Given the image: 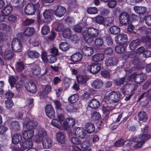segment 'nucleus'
Instances as JSON below:
<instances>
[{
  "instance_id": "obj_1",
  "label": "nucleus",
  "mask_w": 151,
  "mask_h": 151,
  "mask_svg": "<svg viewBox=\"0 0 151 151\" xmlns=\"http://www.w3.org/2000/svg\"><path fill=\"white\" fill-rule=\"evenodd\" d=\"M146 78V76L142 73L132 74L128 77H123L116 80L115 82L117 86H120L122 84L125 86L128 83L130 79H133L137 84H141L145 80Z\"/></svg>"
},
{
  "instance_id": "obj_2",
  "label": "nucleus",
  "mask_w": 151,
  "mask_h": 151,
  "mask_svg": "<svg viewBox=\"0 0 151 151\" xmlns=\"http://www.w3.org/2000/svg\"><path fill=\"white\" fill-rule=\"evenodd\" d=\"M148 126L144 125L141 128V133L143 134L138 137H133V140L137 143L134 145V147L140 148L142 147L145 141L151 138V136L145 134L147 132Z\"/></svg>"
},
{
  "instance_id": "obj_3",
  "label": "nucleus",
  "mask_w": 151,
  "mask_h": 151,
  "mask_svg": "<svg viewBox=\"0 0 151 151\" xmlns=\"http://www.w3.org/2000/svg\"><path fill=\"white\" fill-rule=\"evenodd\" d=\"M99 34V30L98 29L91 27L88 28L87 31L84 30L82 32L85 41L88 43L93 42L94 38L97 37Z\"/></svg>"
},
{
  "instance_id": "obj_4",
  "label": "nucleus",
  "mask_w": 151,
  "mask_h": 151,
  "mask_svg": "<svg viewBox=\"0 0 151 151\" xmlns=\"http://www.w3.org/2000/svg\"><path fill=\"white\" fill-rule=\"evenodd\" d=\"M106 101L111 100L114 103L118 102L120 99V94L119 91H112L106 93L104 96Z\"/></svg>"
},
{
  "instance_id": "obj_5",
  "label": "nucleus",
  "mask_w": 151,
  "mask_h": 151,
  "mask_svg": "<svg viewBox=\"0 0 151 151\" xmlns=\"http://www.w3.org/2000/svg\"><path fill=\"white\" fill-rule=\"evenodd\" d=\"M75 124V120L72 118H67L65 121L63 122V124H62L59 125L58 124H54L55 127L60 129H64L67 130L70 127H73Z\"/></svg>"
},
{
  "instance_id": "obj_6",
  "label": "nucleus",
  "mask_w": 151,
  "mask_h": 151,
  "mask_svg": "<svg viewBox=\"0 0 151 151\" xmlns=\"http://www.w3.org/2000/svg\"><path fill=\"white\" fill-rule=\"evenodd\" d=\"M87 69L93 74H96L100 70L101 66L100 64H94L91 63H86L85 64Z\"/></svg>"
},
{
  "instance_id": "obj_7",
  "label": "nucleus",
  "mask_w": 151,
  "mask_h": 151,
  "mask_svg": "<svg viewBox=\"0 0 151 151\" xmlns=\"http://www.w3.org/2000/svg\"><path fill=\"white\" fill-rule=\"evenodd\" d=\"M72 134L81 139L84 138L86 133L84 129L82 128L76 127L74 128L72 132Z\"/></svg>"
},
{
  "instance_id": "obj_8",
  "label": "nucleus",
  "mask_w": 151,
  "mask_h": 151,
  "mask_svg": "<svg viewBox=\"0 0 151 151\" xmlns=\"http://www.w3.org/2000/svg\"><path fill=\"white\" fill-rule=\"evenodd\" d=\"M13 50L16 52L22 51V45L20 41L17 39H14L12 44Z\"/></svg>"
},
{
  "instance_id": "obj_9",
  "label": "nucleus",
  "mask_w": 151,
  "mask_h": 151,
  "mask_svg": "<svg viewBox=\"0 0 151 151\" xmlns=\"http://www.w3.org/2000/svg\"><path fill=\"white\" fill-rule=\"evenodd\" d=\"M119 22L122 25H125L128 24L129 16L128 13L124 12L121 13L119 16Z\"/></svg>"
},
{
  "instance_id": "obj_10",
  "label": "nucleus",
  "mask_w": 151,
  "mask_h": 151,
  "mask_svg": "<svg viewBox=\"0 0 151 151\" xmlns=\"http://www.w3.org/2000/svg\"><path fill=\"white\" fill-rule=\"evenodd\" d=\"M24 12L26 15H34L35 12L34 4L32 3L27 4L25 6Z\"/></svg>"
},
{
  "instance_id": "obj_11",
  "label": "nucleus",
  "mask_w": 151,
  "mask_h": 151,
  "mask_svg": "<svg viewBox=\"0 0 151 151\" xmlns=\"http://www.w3.org/2000/svg\"><path fill=\"white\" fill-rule=\"evenodd\" d=\"M45 112L47 116L50 119L55 118V111L52 107L50 104L47 105L45 108Z\"/></svg>"
},
{
  "instance_id": "obj_12",
  "label": "nucleus",
  "mask_w": 151,
  "mask_h": 151,
  "mask_svg": "<svg viewBox=\"0 0 151 151\" xmlns=\"http://www.w3.org/2000/svg\"><path fill=\"white\" fill-rule=\"evenodd\" d=\"M66 12V9L64 7L61 6H58L54 11V14L56 16L61 17L65 14Z\"/></svg>"
},
{
  "instance_id": "obj_13",
  "label": "nucleus",
  "mask_w": 151,
  "mask_h": 151,
  "mask_svg": "<svg viewBox=\"0 0 151 151\" xmlns=\"http://www.w3.org/2000/svg\"><path fill=\"white\" fill-rule=\"evenodd\" d=\"M25 87L28 91L31 93H35L37 91L36 86L32 82H30L29 83H26Z\"/></svg>"
},
{
  "instance_id": "obj_14",
  "label": "nucleus",
  "mask_w": 151,
  "mask_h": 151,
  "mask_svg": "<svg viewBox=\"0 0 151 151\" xmlns=\"http://www.w3.org/2000/svg\"><path fill=\"white\" fill-rule=\"evenodd\" d=\"M127 35L124 34H121L118 35L115 38V40L117 44L124 43L127 41Z\"/></svg>"
},
{
  "instance_id": "obj_15",
  "label": "nucleus",
  "mask_w": 151,
  "mask_h": 151,
  "mask_svg": "<svg viewBox=\"0 0 151 151\" xmlns=\"http://www.w3.org/2000/svg\"><path fill=\"white\" fill-rule=\"evenodd\" d=\"M103 85V81L99 79H96L93 81L91 83V86L96 89H99Z\"/></svg>"
},
{
  "instance_id": "obj_16",
  "label": "nucleus",
  "mask_w": 151,
  "mask_h": 151,
  "mask_svg": "<svg viewBox=\"0 0 151 151\" xmlns=\"http://www.w3.org/2000/svg\"><path fill=\"white\" fill-rule=\"evenodd\" d=\"M53 141L51 137H47L42 140V143L43 147L48 148L50 147L52 145Z\"/></svg>"
},
{
  "instance_id": "obj_17",
  "label": "nucleus",
  "mask_w": 151,
  "mask_h": 151,
  "mask_svg": "<svg viewBox=\"0 0 151 151\" xmlns=\"http://www.w3.org/2000/svg\"><path fill=\"white\" fill-rule=\"evenodd\" d=\"M38 124L37 121L33 120L27 123L24 122V127L28 129H32L36 128Z\"/></svg>"
},
{
  "instance_id": "obj_18",
  "label": "nucleus",
  "mask_w": 151,
  "mask_h": 151,
  "mask_svg": "<svg viewBox=\"0 0 151 151\" xmlns=\"http://www.w3.org/2000/svg\"><path fill=\"white\" fill-rule=\"evenodd\" d=\"M93 48L91 47L85 46L82 49V53L86 56H89L91 55L93 53Z\"/></svg>"
},
{
  "instance_id": "obj_19",
  "label": "nucleus",
  "mask_w": 151,
  "mask_h": 151,
  "mask_svg": "<svg viewBox=\"0 0 151 151\" xmlns=\"http://www.w3.org/2000/svg\"><path fill=\"white\" fill-rule=\"evenodd\" d=\"M34 135V131L29 129L25 130L23 134V138L25 139H31Z\"/></svg>"
},
{
  "instance_id": "obj_20",
  "label": "nucleus",
  "mask_w": 151,
  "mask_h": 151,
  "mask_svg": "<svg viewBox=\"0 0 151 151\" xmlns=\"http://www.w3.org/2000/svg\"><path fill=\"white\" fill-rule=\"evenodd\" d=\"M31 68L32 73H30L29 76H32L33 75H37L40 73V69L39 67L34 64H32L30 65Z\"/></svg>"
},
{
  "instance_id": "obj_21",
  "label": "nucleus",
  "mask_w": 151,
  "mask_h": 151,
  "mask_svg": "<svg viewBox=\"0 0 151 151\" xmlns=\"http://www.w3.org/2000/svg\"><path fill=\"white\" fill-rule=\"evenodd\" d=\"M82 58V55L79 52L73 54L71 57V61L74 63L80 61Z\"/></svg>"
},
{
  "instance_id": "obj_22",
  "label": "nucleus",
  "mask_w": 151,
  "mask_h": 151,
  "mask_svg": "<svg viewBox=\"0 0 151 151\" xmlns=\"http://www.w3.org/2000/svg\"><path fill=\"white\" fill-rule=\"evenodd\" d=\"M104 58V55L103 53H97L93 55L92 58V60L94 62L102 61Z\"/></svg>"
},
{
  "instance_id": "obj_23",
  "label": "nucleus",
  "mask_w": 151,
  "mask_h": 151,
  "mask_svg": "<svg viewBox=\"0 0 151 151\" xmlns=\"http://www.w3.org/2000/svg\"><path fill=\"white\" fill-rule=\"evenodd\" d=\"M117 62V60L115 58H110L106 59L105 64L107 66H110L116 65Z\"/></svg>"
},
{
  "instance_id": "obj_24",
  "label": "nucleus",
  "mask_w": 151,
  "mask_h": 151,
  "mask_svg": "<svg viewBox=\"0 0 151 151\" xmlns=\"http://www.w3.org/2000/svg\"><path fill=\"white\" fill-rule=\"evenodd\" d=\"M100 105V103L97 99H95L91 100L89 103V106L93 109L98 108Z\"/></svg>"
},
{
  "instance_id": "obj_25",
  "label": "nucleus",
  "mask_w": 151,
  "mask_h": 151,
  "mask_svg": "<svg viewBox=\"0 0 151 151\" xmlns=\"http://www.w3.org/2000/svg\"><path fill=\"white\" fill-rule=\"evenodd\" d=\"M14 55V52L12 51L6 49L4 52L3 56L5 59L9 60L12 58Z\"/></svg>"
},
{
  "instance_id": "obj_26",
  "label": "nucleus",
  "mask_w": 151,
  "mask_h": 151,
  "mask_svg": "<svg viewBox=\"0 0 151 151\" xmlns=\"http://www.w3.org/2000/svg\"><path fill=\"white\" fill-rule=\"evenodd\" d=\"M85 128L86 132L89 134L92 133L94 132L95 129L94 124L90 122L86 123L85 126Z\"/></svg>"
},
{
  "instance_id": "obj_27",
  "label": "nucleus",
  "mask_w": 151,
  "mask_h": 151,
  "mask_svg": "<svg viewBox=\"0 0 151 151\" xmlns=\"http://www.w3.org/2000/svg\"><path fill=\"white\" fill-rule=\"evenodd\" d=\"M12 7L9 5H7L1 11L2 14L5 16H8L12 11Z\"/></svg>"
},
{
  "instance_id": "obj_28",
  "label": "nucleus",
  "mask_w": 151,
  "mask_h": 151,
  "mask_svg": "<svg viewBox=\"0 0 151 151\" xmlns=\"http://www.w3.org/2000/svg\"><path fill=\"white\" fill-rule=\"evenodd\" d=\"M76 79L78 83L83 84H85L89 79V78L87 76L79 75L76 76Z\"/></svg>"
},
{
  "instance_id": "obj_29",
  "label": "nucleus",
  "mask_w": 151,
  "mask_h": 151,
  "mask_svg": "<svg viewBox=\"0 0 151 151\" xmlns=\"http://www.w3.org/2000/svg\"><path fill=\"white\" fill-rule=\"evenodd\" d=\"M10 129L13 131H16L20 127L19 124L17 121H14L11 122L9 126Z\"/></svg>"
},
{
  "instance_id": "obj_30",
  "label": "nucleus",
  "mask_w": 151,
  "mask_h": 151,
  "mask_svg": "<svg viewBox=\"0 0 151 151\" xmlns=\"http://www.w3.org/2000/svg\"><path fill=\"white\" fill-rule=\"evenodd\" d=\"M134 11L137 13L139 14H144L146 11V8L143 6H135L134 8Z\"/></svg>"
},
{
  "instance_id": "obj_31",
  "label": "nucleus",
  "mask_w": 151,
  "mask_h": 151,
  "mask_svg": "<svg viewBox=\"0 0 151 151\" xmlns=\"http://www.w3.org/2000/svg\"><path fill=\"white\" fill-rule=\"evenodd\" d=\"M35 32L34 28L32 27H27L24 31V35L26 36H29L32 35Z\"/></svg>"
},
{
  "instance_id": "obj_32",
  "label": "nucleus",
  "mask_w": 151,
  "mask_h": 151,
  "mask_svg": "<svg viewBox=\"0 0 151 151\" xmlns=\"http://www.w3.org/2000/svg\"><path fill=\"white\" fill-rule=\"evenodd\" d=\"M56 137L57 140L60 143L63 144L65 143V139L63 134L60 132H58L56 134Z\"/></svg>"
},
{
  "instance_id": "obj_33",
  "label": "nucleus",
  "mask_w": 151,
  "mask_h": 151,
  "mask_svg": "<svg viewBox=\"0 0 151 151\" xmlns=\"http://www.w3.org/2000/svg\"><path fill=\"white\" fill-rule=\"evenodd\" d=\"M140 41L137 39L133 40L129 44V46L131 50H134L140 44Z\"/></svg>"
},
{
  "instance_id": "obj_34",
  "label": "nucleus",
  "mask_w": 151,
  "mask_h": 151,
  "mask_svg": "<svg viewBox=\"0 0 151 151\" xmlns=\"http://www.w3.org/2000/svg\"><path fill=\"white\" fill-rule=\"evenodd\" d=\"M52 14V10L50 9L45 10L43 14L45 19L46 20H48V21L51 20Z\"/></svg>"
},
{
  "instance_id": "obj_35",
  "label": "nucleus",
  "mask_w": 151,
  "mask_h": 151,
  "mask_svg": "<svg viewBox=\"0 0 151 151\" xmlns=\"http://www.w3.org/2000/svg\"><path fill=\"white\" fill-rule=\"evenodd\" d=\"M22 139L21 135L16 134H15L12 138V142L14 144H16L19 142Z\"/></svg>"
},
{
  "instance_id": "obj_36",
  "label": "nucleus",
  "mask_w": 151,
  "mask_h": 151,
  "mask_svg": "<svg viewBox=\"0 0 151 151\" xmlns=\"http://www.w3.org/2000/svg\"><path fill=\"white\" fill-rule=\"evenodd\" d=\"M25 66L22 62H17L16 65V68L17 71L20 72L24 69Z\"/></svg>"
},
{
  "instance_id": "obj_37",
  "label": "nucleus",
  "mask_w": 151,
  "mask_h": 151,
  "mask_svg": "<svg viewBox=\"0 0 151 151\" xmlns=\"http://www.w3.org/2000/svg\"><path fill=\"white\" fill-rule=\"evenodd\" d=\"M37 135L39 137L45 136L47 135L46 131L44 129L40 128L37 130Z\"/></svg>"
},
{
  "instance_id": "obj_38",
  "label": "nucleus",
  "mask_w": 151,
  "mask_h": 151,
  "mask_svg": "<svg viewBox=\"0 0 151 151\" xmlns=\"http://www.w3.org/2000/svg\"><path fill=\"white\" fill-rule=\"evenodd\" d=\"M18 80V77L17 76H11L9 77V81L11 86H14Z\"/></svg>"
},
{
  "instance_id": "obj_39",
  "label": "nucleus",
  "mask_w": 151,
  "mask_h": 151,
  "mask_svg": "<svg viewBox=\"0 0 151 151\" xmlns=\"http://www.w3.org/2000/svg\"><path fill=\"white\" fill-rule=\"evenodd\" d=\"M109 30L111 34H116L119 32L120 29L118 27L114 26L110 27Z\"/></svg>"
},
{
  "instance_id": "obj_40",
  "label": "nucleus",
  "mask_w": 151,
  "mask_h": 151,
  "mask_svg": "<svg viewBox=\"0 0 151 151\" xmlns=\"http://www.w3.org/2000/svg\"><path fill=\"white\" fill-rule=\"evenodd\" d=\"M138 117L139 120L145 121L147 118V116L145 112L141 111L138 113Z\"/></svg>"
},
{
  "instance_id": "obj_41",
  "label": "nucleus",
  "mask_w": 151,
  "mask_h": 151,
  "mask_svg": "<svg viewBox=\"0 0 151 151\" xmlns=\"http://www.w3.org/2000/svg\"><path fill=\"white\" fill-rule=\"evenodd\" d=\"M125 50V47L122 44L117 45L115 47V51L119 53H122Z\"/></svg>"
},
{
  "instance_id": "obj_42",
  "label": "nucleus",
  "mask_w": 151,
  "mask_h": 151,
  "mask_svg": "<svg viewBox=\"0 0 151 151\" xmlns=\"http://www.w3.org/2000/svg\"><path fill=\"white\" fill-rule=\"evenodd\" d=\"M71 33L70 29L67 28L65 29L63 32L62 35L64 38H67L69 37Z\"/></svg>"
},
{
  "instance_id": "obj_43",
  "label": "nucleus",
  "mask_w": 151,
  "mask_h": 151,
  "mask_svg": "<svg viewBox=\"0 0 151 151\" xmlns=\"http://www.w3.org/2000/svg\"><path fill=\"white\" fill-rule=\"evenodd\" d=\"M5 107L7 109H11L14 105V103L11 99H7L5 101Z\"/></svg>"
},
{
  "instance_id": "obj_44",
  "label": "nucleus",
  "mask_w": 151,
  "mask_h": 151,
  "mask_svg": "<svg viewBox=\"0 0 151 151\" xmlns=\"http://www.w3.org/2000/svg\"><path fill=\"white\" fill-rule=\"evenodd\" d=\"M59 47L63 51H66L69 48V45L67 42H63L60 43Z\"/></svg>"
},
{
  "instance_id": "obj_45",
  "label": "nucleus",
  "mask_w": 151,
  "mask_h": 151,
  "mask_svg": "<svg viewBox=\"0 0 151 151\" xmlns=\"http://www.w3.org/2000/svg\"><path fill=\"white\" fill-rule=\"evenodd\" d=\"M78 97L77 94H75L70 96L68 100L70 103H75L78 100Z\"/></svg>"
},
{
  "instance_id": "obj_46",
  "label": "nucleus",
  "mask_w": 151,
  "mask_h": 151,
  "mask_svg": "<svg viewBox=\"0 0 151 151\" xmlns=\"http://www.w3.org/2000/svg\"><path fill=\"white\" fill-rule=\"evenodd\" d=\"M27 54L29 57L31 58H37L39 55L38 52L31 50H28Z\"/></svg>"
},
{
  "instance_id": "obj_47",
  "label": "nucleus",
  "mask_w": 151,
  "mask_h": 151,
  "mask_svg": "<svg viewBox=\"0 0 151 151\" xmlns=\"http://www.w3.org/2000/svg\"><path fill=\"white\" fill-rule=\"evenodd\" d=\"M104 18L102 16L98 15L94 18V20L98 23L103 24Z\"/></svg>"
},
{
  "instance_id": "obj_48",
  "label": "nucleus",
  "mask_w": 151,
  "mask_h": 151,
  "mask_svg": "<svg viewBox=\"0 0 151 151\" xmlns=\"http://www.w3.org/2000/svg\"><path fill=\"white\" fill-rule=\"evenodd\" d=\"M87 12L90 14H95L97 13L98 9L95 7H90L87 10Z\"/></svg>"
},
{
  "instance_id": "obj_49",
  "label": "nucleus",
  "mask_w": 151,
  "mask_h": 151,
  "mask_svg": "<svg viewBox=\"0 0 151 151\" xmlns=\"http://www.w3.org/2000/svg\"><path fill=\"white\" fill-rule=\"evenodd\" d=\"M113 20L111 17L104 18L103 24L109 26L113 23Z\"/></svg>"
},
{
  "instance_id": "obj_50",
  "label": "nucleus",
  "mask_w": 151,
  "mask_h": 151,
  "mask_svg": "<svg viewBox=\"0 0 151 151\" xmlns=\"http://www.w3.org/2000/svg\"><path fill=\"white\" fill-rule=\"evenodd\" d=\"M50 32V29L48 26L45 25L42 28L41 33L43 35H47Z\"/></svg>"
},
{
  "instance_id": "obj_51",
  "label": "nucleus",
  "mask_w": 151,
  "mask_h": 151,
  "mask_svg": "<svg viewBox=\"0 0 151 151\" xmlns=\"http://www.w3.org/2000/svg\"><path fill=\"white\" fill-rule=\"evenodd\" d=\"M91 117L93 120H97L100 118L101 116L98 112L94 111L92 113Z\"/></svg>"
},
{
  "instance_id": "obj_52",
  "label": "nucleus",
  "mask_w": 151,
  "mask_h": 151,
  "mask_svg": "<svg viewBox=\"0 0 151 151\" xmlns=\"http://www.w3.org/2000/svg\"><path fill=\"white\" fill-rule=\"evenodd\" d=\"M35 19H27L24 21L23 24L25 26L30 25L33 24L35 22Z\"/></svg>"
},
{
  "instance_id": "obj_53",
  "label": "nucleus",
  "mask_w": 151,
  "mask_h": 151,
  "mask_svg": "<svg viewBox=\"0 0 151 151\" xmlns=\"http://www.w3.org/2000/svg\"><path fill=\"white\" fill-rule=\"evenodd\" d=\"M23 81H20L18 82L16 85V88L18 91H20L23 88Z\"/></svg>"
},
{
  "instance_id": "obj_54",
  "label": "nucleus",
  "mask_w": 151,
  "mask_h": 151,
  "mask_svg": "<svg viewBox=\"0 0 151 151\" xmlns=\"http://www.w3.org/2000/svg\"><path fill=\"white\" fill-rule=\"evenodd\" d=\"M104 42L103 40L100 38H98L95 40V43L97 47L101 46L103 44Z\"/></svg>"
},
{
  "instance_id": "obj_55",
  "label": "nucleus",
  "mask_w": 151,
  "mask_h": 151,
  "mask_svg": "<svg viewBox=\"0 0 151 151\" xmlns=\"http://www.w3.org/2000/svg\"><path fill=\"white\" fill-rule=\"evenodd\" d=\"M106 41L108 45H111L113 44V41L111 37L109 35L106 36Z\"/></svg>"
},
{
  "instance_id": "obj_56",
  "label": "nucleus",
  "mask_w": 151,
  "mask_h": 151,
  "mask_svg": "<svg viewBox=\"0 0 151 151\" xmlns=\"http://www.w3.org/2000/svg\"><path fill=\"white\" fill-rule=\"evenodd\" d=\"M82 24L81 23L78 24L75 26L74 28L75 31L77 32H80L82 29Z\"/></svg>"
},
{
  "instance_id": "obj_57",
  "label": "nucleus",
  "mask_w": 151,
  "mask_h": 151,
  "mask_svg": "<svg viewBox=\"0 0 151 151\" xmlns=\"http://www.w3.org/2000/svg\"><path fill=\"white\" fill-rule=\"evenodd\" d=\"M110 13V10L107 9H102L101 11V14L104 16H108Z\"/></svg>"
},
{
  "instance_id": "obj_58",
  "label": "nucleus",
  "mask_w": 151,
  "mask_h": 151,
  "mask_svg": "<svg viewBox=\"0 0 151 151\" xmlns=\"http://www.w3.org/2000/svg\"><path fill=\"white\" fill-rule=\"evenodd\" d=\"M72 143L75 145H78L81 143L80 139L75 137H73L71 140Z\"/></svg>"
},
{
  "instance_id": "obj_59",
  "label": "nucleus",
  "mask_w": 151,
  "mask_h": 151,
  "mask_svg": "<svg viewBox=\"0 0 151 151\" xmlns=\"http://www.w3.org/2000/svg\"><path fill=\"white\" fill-rule=\"evenodd\" d=\"M124 141L122 139H120L114 143V145L115 147H119L122 146L124 143Z\"/></svg>"
},
{
  "instance_id": "obj_60",
  "label": "nucleus",
  "mask_w": 151,
  "mask_h": 151,
  "mask_svg": "<svg viewBox=\"0 0 151 151\" xmlns=\"http://www.w3.org/2000/svg\"><path fill=\"white\" fill-rule=\"evenodd\" d=\"M116 3L115 0H111L107 4L108 6L110 8H113L115 7Z\"/></svg>"
},
{
  "instance_id": "obj_61",
  "label": "nucleus",
  "mask_w": 151,
  "mask_h": 151,
  "mask_svg": "<svg viewBox=\"0 0 151 151\" xmlns=\"http://www.w3.org/2000/svg\"><path fill=\"white\" fill-rule=\"evenodd\" d=\"M7 36L4 33L0 32V42L6 41L7 39Z\"/></svg>"
},
{
  "instance_id": "obj_62",
  "label": "nucleus",
  "mask_w": 151,
  "mask_h": 151,
  "mask_svg": "<svg viewBox=\"0 0 151 151\" xmlns=\"http://www.w3.org/2000/svg\"><path fill=\"white\" fill-rule=\"evenodd\" d=\"M103 111L104 113L106 114V115H108L112 109L109 107L104 106L103 108Z\"/></svg>"
},
{
  "instance_id": "obj_63",
  "label": "nucleus",
  "mask_w": 151,
  "mask_h": 151,
  "mask_svg": "<svg viewBox=\"0 0 151 151\" xmlns=\"http://www.w3.org/2000/svg\"><path fill=\"white\" fill-rule=\"evenodd\" d=\"M141 40L142 42H146L151 46V39L148 37H143L142 38Z\"/></svg>"
},
{
  "instance_id": "obj_64",
  "label": "nucleus",
  "mask_w": 151,
  "mask_h": 151,
  "mask_svg": "<svg viewBox=\"0 0 151 151\" xmlns=\"http://www.w3.org/2000/svg\"><path fill=\"white\" fill-rule=\"evenodd\" d=\"M146 24L148 26H151V15H148L145 19Z\"/></svg>"
}]
</instances>
